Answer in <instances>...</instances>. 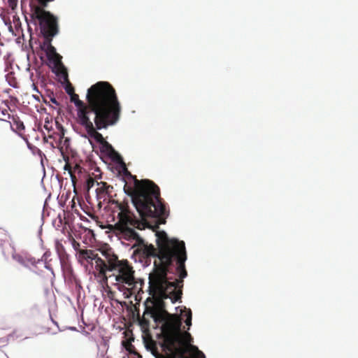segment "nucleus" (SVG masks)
Returning a JSON list of instances; mask_svg holds the SVG:
<instances>
[{
	"mask_svg": "<svg viewBox=\"0 0 358 358\" xmlns=\"http://www.w3.org/2000/svg\"><path fill=\"white\" fill-rule=\"evenodd\" d=\"M44 102H45L46 104H48V101H47L46 99H45V100H44Z\"/></svg>",
	"mask_w": 358,
	"mask_h": 358,
	"instance_id": "obj_20",
	"label": "nucleus"
},
{
	"mask_svg": "<svg viewBox=\"0 0 358 358\" xmlns=\"http://www.w3.org/2000/svg\"><path fill=\"white\" fill-rule=\"evenodd\" d=\"M132 181L126 184L125 192L131 201L143 222H139L127 205L113 201V213L117 217L115 224L102 227L115 235L123 245L136 248L134 254L145 266L153 262V271L149 275L150 293L159 300L169 299L172 303L182 294L183 279L187 276L185 262L187 259L185 243L169 238L164 231H156L157 248L146 243L135 229H144L152 227L147 218L164 219L168 216L165 205L159 199V189L148 180H138L130 175Z\"/></svg>",
	"mask_w": 358,
	"mask_h": 358,
	"instance_id": "obj_1",
	"label": "nucleus"
},
{
	"mask_svg": "<svg viewBox=\"0 0 358 358\" xmlns=\"http://www.w3.org/2000/svg\"><path fill=\"white\" fill-rule=\"evenodd\" d=\"M69 145V140L67 138H64V131L62 130L61 131V134L59 135V140L58 142H57V146L62 152L64 148L65 147L66 148H67Z\"/></svg>",
	"mask_w": 358,
	"mask_h": 358,
	"instance_id": "obj_10",
	"label": "nucleus"
},
{
	"mask_svg": "<svg viewBox=\"0 0 358 358\" xmlns=\"http://www.w3.org/2000/svg\"><path fill=\"white\" fill-rule=\"evenodd\" d=\"M80 261L85 259L88 263L94 264L95 268L102 276L111 273L109 278L115 280L117 289L129 298L137 292V281L134 278L133 267L127 260H119L111 248H106L96 252L82 250L78 253Z\"/></svg>",
	"mask_w": 358,
	"mask_h": 358,
	"instance_id": "obj_4",
	"label": "nucleus"
},
{
	"mask_svg": "<svg viewBox=\"0 0 358 358\" xmlns=\"http://www.w3.org/2000/svg\"><path fill=\"white\" fill-rule=\"evenodd\" d=\"M107 351V345L106 341H103L102 343L99 346V352H98V357L99 358H103L105 357L106 352Z\"/></svg>",
	"mask_w": 358,
	"mask_h": 358,
	"instance_id": "obj_11",
	"label": "nucleus"
},
{
	"mask_svg": "<svg viewBox=\"0 0 358 358\" xmlns=\"http://www.w3.org/2000/svg\"><path fill=\"white\" fill-rule=\"evenodd\" d=\"M181 317H176L165 310H155L151 317L157 325H160L164 335L162 347L166 353L164 357L160 355L152 342L146 344V348L150 351L155 358H205L204 354L196 346H190L192 353L189 352V347L192 342L191 335L181 329L182 320L186 325H192V311L185 308L180 310Z\"/></svg>",
	"mask_w": 358,
	"mask_h": 358,
	"instance_id": "obj_3",
	"label": "nucleus"
},
{
	"mask_svg": "<svg viewBox=\"0 0 358 358\" xmlns=\"http://www.w3.org/2000/svg\"><path fill=\"white\" fill-rule=\"evenodd\" d=\"M8 3H9L10 6L12 8H14V7L16 6V5H17V0H8Z\"/></svg>",
	"mask_w": 358,
	"mask_h": 358,
	"instance_id": "obj_13",
	"label": "nucleus"
},
{
	"mask_svg": "<svg viewBox=\"0 0 358 358\" xmlns=\"http://www.w3.org/2000/svg\"><path fill=\"white\" fill-rule=\"evenodd\" d=\"M66 92L69 94H71V90H66Z\"/></svg>",
	"mask_w": 358,
	"mask_h": 358,
	"instance_id": "obj_18",
	"label": "nucleus"
},
{
	"mask_svg": "<svg viewBox=\"0 0 358 358\" xmlns=\"http://www.w3.org/2000/svg\"><path fill=\"white\" fill-rule=\"evenodd\" d=\"M31 17L35 24H38L41 32L47 36H53L57 33V19L50 12L36 7L31 10Z\"/></svg>",
	"mask_w": 358,
	"mask_h": 358,
	"instance_id": "obj_5",
	"label": "nucleus"
},
{
	"mask_svg": "<svg viewBox=\"0 0 358 358\" xmlns=\"http://www.w3.org/2000/svg\"><path fill=\"white\" fill-rule=\"evenodd\" d=\"M86 99L84 103L78 95H71V101L77 108V122L83 127L94 122L97 129H107L119 121L120 103L109 83L100 81L92 85L87 90Z\"/></svg>",
	"mask_w": 358,
	"mask_h": 358,
	"instance_id": "obj_2",
	"label": "nucleus"
},
{
	"mask_svg": "<svg viewBox=\"0 0 358 358\" xmlns=\"http://www.w3.org/2000/svg\"><path fill=\"white\" fill-rule=\"evenodd\" d=\"M34 97L36 99H38V96H35V95H34Z\"/></svg>",
	"mask_w": 358,
	"mask_h": 358,
	"instance_id": "obj_19",
	"label": "nucleus"
},
{
	"mask_svg": "<svg viewBox=\"0 0 358 358\" xmlns=\"http://www.w3.org/2000/svg\"><path fill=\"white\" fill-rule=\"evenodd\" d=\"M41 48L45 52L48 60L52 62L55 67L60 68L62 66V57L57 52L55 48L52 45L50 40H45Z\"/></svg>",
	"mask_w": 358,
	"mask_h": 358,
	"instance_id": "obj_7",
	"label": "nucleus"
},
{
	"mask_svg": "<svg viewBox=\"0 0 358 358\" xmlns=\"http://www.w3.org/2000/svg\"><path fill=\"white\" fill-rule=\"evenodd\" d=\"M68 166H68V164H66V165H65V166H64V169H65L66 170H69V174L71 175V177L72 181L73 182V178H74V177H73V174H72V172H71V169H69V167H68Z\"/></svg>",
	"mask_w": 358,
	"mask_h": 358,
	"instance_id": "obj_16",
	"label": "nucleus"
},
{
	"mask_svg": "<svg viewBox=\"0 0 358 358\" xmlns=\"http://www.w3.org/2000/svg\"><path fill=\"white\" fill-rule=\"evenodd\" d=\"M50 101L56 106H59V102L56 100L54 96H50Z\"/></svg>",
	"mask_w": 358,
	"mask_h": 358,
	"instance_id": "obj_14",
	"label": "nucleus"
},
{
	"mask_svg": "<svg viewBox=\"0 0 358 358\" xmlns=\"http://www.w3.org/2000/svg\"><path fill=\"white\" fill-rule=\"evenodd\" d=\"M84 128L85 129V133L81 134V136L87 138L92 146L94 145L93 142L95 141L99 143L100 149L102 152L110 153L113 150L111 145L105 141L103 136L96 131L98 129H96L94 122L90 123L89 127L87 125Z\"/></svg>",
	"mask_w": 358,
	"mask_h": 358,
	"instance_id": "obj_6",
	"label": "nucleus"
},
{
	"mask_svg": "<svg viewBox=\"0 0 358 358\" xmlns=\"http://www.w3.org/2000/svg\"><path fill=\"white\" fill-rule=\"evenodd\" d=\"M17 127L20 130H23L24 129V126L22 122H17Z\"/></svg>",
	"mask_w": 358,
	"mask_h": 358,
	"instance_id": "obj_15",
	"label": "nucleus"
},
{
	"mask_svg": "<svg viewBox=\"0 0 358 358\" xmlns=\"http://www.w3.org/2000/svg\"><path fill=\"white\" fill-rule=\"evenodd\" d=\"M1 113L3 116L8 115L9 117V114L8 113L6 110H2Z\"/></svg>",
	"mask_w": 358,
	"mask_h": 358,
	"instance_id": "obj_17",
	"label": "nucleus"
},
{
	"mask_svg": "<svg viewBox=\"0 0 358 358\" xmlns=\"http://www.w3.org/2000/svg\"><path fill=\"white\" fill-rule=\"evenodd\" d=\"M72 245H73V248H74L76 250H77L76 257H77V258H78V253H79V252H80V251H82L83 250H82V249H81V250H78V248L80 246V244H79L78 243H77L76 241H73ZM78 261H79L80 263H82V264H83L84 262H86L87 264H89V263H88L85 259H83V260H82V261H80V260H78Z\"/></svg>",
	"mask_w": 358,
	"mask_h": 358,
	"instance_id": "obj_12",
	"label": "nucleus"
},
{
	"mask_svg": "<svg viewBox=\"0 0 358 358\" xmlns=\"http://www.w3.org/2000/svg\"><path fill=\"white\" fill-rule=\"evenodd\" d=\"M103 358H107V357H103Z\"/></svg>",
	"mask_w": 358,
	"mask_h": 358,
	"instance_id": "obj_21",
	"label": "nucleus"
},
{
	"mask_svg": "<svg viewBox=\"0 0 358 358\" xmlns=\"http://www.w3.org/2000/svg\"><path fill=\"white\" fill-rule=\"evenodd\" d=\"M113 189V187L106 182H101L97 183L96 192L98 200H102L103 202H110V198L112 197Z\"/></svg>",
	"mask_w": 358,
	"mask_h": 358,
	"instance_id": "obj_9",
	"label": "nucleus"
},
{
	"mask_svg": "<svg viewBox=\"0 0 358 358\" xmlns=\"http://www.w3.org/2000/svg\"><path fill=\"white\" fill-rule=\"evenodd\" d=\"M12 258L25 267H29L30 266H35L36 264H42L45 268L49 269L52 273V270L43 262V259H36L34 257L23 256L17 253H13Z\"/></svg>",
	"mask_w": 358,
	"mask_h": 358,
	"instance_id": "obj_8",
	"label": "nucleus"
}]
</instances>
